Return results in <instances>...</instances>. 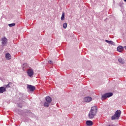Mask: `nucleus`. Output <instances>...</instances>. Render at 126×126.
<instances>
[{
	"label": "nucleus",
	"instance_id": "obj_6",
	"mask_svg": "<svg viewBox=\"0 0 126 126\" xmlns=\"http://www.w3.org/2000/svg\"><path fill=\"white\" fill-rule=\"evenodd\" d=\"M2 46H5L6 44H7V39L4 37L2 38Z\"/></svg>",
	"mask_w": 126,
	"mask_h": 126
},
{
	"label": "nucleus",
	"instance_id": "obj_10",
	"mask_svg": "<svg viewBox=\"0 0 126 126\" xmlns=\"http://www.w3.org/2000/svg\"><path fill=\"white\" fill-rule=\"evenodd\" d=\"M87 126H92L93 125V122L92 121H87L86 123Z\"/></svg>",
	"mask_w": 126,
	"mask_h": 126
},
{
	"label": "nucleus",
	"instance_id": "obj_19",
	"mask_svg": "<svg viewBox=\"0 0 126 126\" xmlns=\"http://www.w3.org/2000/svg\"><path fill=\"white\" fill-rule=\"evenodd\" d=\"M8 26L9 27H13V26H15V23L9 24H8Z\"/></svg>",
	"mask_w": 126,
	"mask_h": 126
},
{
	"label": "nucleus",
	"instance_id": "obj_21",
	"mask_svg": "<svg viewBox=\"0 0 126 126\" xmlns=\"http://www.w3.org/2000/svg\"><path fill=\"white\" fill-rule=\"evenodd\" d=\"M25 65H27V63H25L23 64V66H24Z\"/></svg>",
	"mask_w": 126,
	"mask_h": 126
},
{
	"label": "nucleus",
	"instance_id": "obj_14",
	"mask_svg": "<svg viewBox=\"0 0 126 126\" xmlns=\"http://www.w3.org/2000/svg\"><path fill=\"white\" fill-rule=\"evenodd\" d=\"M118 62H119L120 63H122V64L125 63V61L124 60V59H122V58H119L118 59Z\"/></svg>",
	"mask_w": 126,
	"mask_h": 126
},
{
	"label": "nucleus",
	"instance_id": "obj_18",
	"mask_svg": "<svg viewBox=\"0 0 126 126\" xmlns=\"http://www.w3.org/2000/svg\"><path fill=\"white\" fill-rule=\"evenodd\" d=\"M66 27H67V23H65L63 24V28L64 29H66Z\"/></svg>",
	"mask_w": 126,
	"mask_h": 126
},
{
	"label": "nucleus",
	"instance_id": "obj_15",
	"mask_svg": "<svg viewBox=\"0 0 126 126\" xmlns=\"http://www.w3.org/2000/svg\"><path fill=\"white\" fill-rule=\"evenodd\" d=\"M64 16H65V14H64V12H63L62 13V17H61V20H62V21H63V20H64Z\"/></svg>",
	"mask_w": 126,
	"mask_h": 126
},
{
	"label": "nucleus",
	"instance_id": "obj_20",
	"mask_svg": "<svg viewBox=\"0 0 126 126\" xmlns=\"http://www.w3.org/2000/svg\"><path fill=\"white\" fill-rule=\"evenodd\" d=\"M48 63H50V64H53V61H52V60H49L48 61Z\"/></svg>",
	"mask_w": 126,
	"mask_h": 126
},
{
	"label": "nucleus",
	"instance_id": "obj_7",
	"mask_svg": "<svg viewBox=\"0 0 126 126\" xmlns=\"http://www.w3.org/2000/svg\"><path fill=\"white\" fill-rule=\"evenodd\" d=\"M27 87L29 89V90L31 91H34V90L36 89L35 86H32L31 85H28Z\"/></svg>",
	"mask_w": 126,
	"mask_h": 126
},
{
	"label": "nucleus",
	"instance_id": "obj_16",
	"mask_svg": "<svg viewBox=\"0 0 126 126\" xmlns=\"http://www.w3.org/2000/svg\"><path fill=\"white\" fill-rule=\"evenodd\" d=\"M50 102H44V107H49V106H50Z\"/></svg>",
	"mask_w": 126,
	"mask_h": 126
},
{
	"label": "nucleus",
	"instance_id": "obj_13",
	"mask_svg": "<svg viewBox=\"0 0 126 126\" xmlns=\"http://www.w3.org/2000/svg\"><path fill=\"white\" fill-rule=\"evenodd\" d=\"M5 91H6V88L3 87H0V93H3Z\"/></svg>",
	"mask_w": 126,
	"mask_h": 126
},
{
	"label": "nucleus",
	"instance_id": "obj_5",
	"mask_svg": "<svg viewBox=\"0 0 126 126\" xmlns=\"http://www.w3.org/2000/svg\"><path fill=\"white\" fill-rule=\"evenodd\" d=\"M84 101L87 103H89V102H91V101H92V98L90 96L86 97L84 98Z\"/></svg>",
	"mask_w": 126,
	"mask_h": 126
},
{
	"label": "nucleus",
	"instance_id": "obj_17",
	"mask_svg": "<svg viewBox=\"0 0 126 126\" xmlns=\"http://www.w3.org/2000/svg\"><path fill=\"white\" fill-rule=\"evenodd\" d=\"M10 85H12V83L9 82L8 84L7 85H6L5 86L7 88H9L10 87Z\"/></svg>",
	"mask_w": 126,
	"mask_h": 126
},
{
	"label": "nucleus",
	"instance_id": "obj_22",
	"mask_svg": "<svg viewBox=\"0 0 126 126\" xmlns=\"http://www.w3.org/2000/svg\"><path fill=\"white\" fill-rule=\"evenodd\" d=\"M124 1H126V0H124Z\"/></svg>",
	"mask_w": 126,
	"mask_h": 126
},
{
	"label": "nucleus",
	"instance_id": "obj_12",
	"mask_svg": "<svg viewBox=\"0 0 126 126\" xmlns=\"http://www.w3.org/2000/svg\"><path fill=\"white\" fill-rule=\"evenodd\" d=\"M5 58L6 60H8V61H9V60H10L11 59V55H10V54L9 53H6L5 55Z\"/></svg>",
	"mask_w": 126,
	"mask_h": 126
},
{
	"label": "nucleus",
	"instance_id": "obj_4",
	"mask_svg": "<svg viewBox=\"0 0 126 126\" xmlns=\"http://www.w3.org/2000/svg\"><path fill=\"white\" fill-rule=\"evenodd\" d=\"M27 73L30 77H32L34 74V71L31 69H29L28 70Z\"/></svg>",
	"mask_w": 126,
	"mask_h": 126
},
{
	"label": "nucleus",
	"instance_id": "obj_2",
	"mask_svg": "<svg viewBox=\"0 0 126 126\" xmlns=\"http://www.w3.org/2000/svg\"><path fill=\"white\" fill-rule=\"evenodd\" d=\"M122 114V111L121 110H117L115 112V114L111 117V120H119L120 117H121V114Z\"/></svg>",
	"mask_w": 126,
	"mask_h": 126
},
{
	"label": "nucleus",
	"instance_id": "obj_9",
	"mask_svg": "<svg viewBox=\"0 0 126 126\" xmlns=\"http://www.w3.org/2000/svg\"><path fill=\"white\" fill-rule=\"evenodd\" d=\"M117 51L119 52V53H122L124 51V47L122 46H119L117 47Z\"/></svg>",
	"mask_w": 126,
	"mask_h": 126
},
{
	"label": "nucleus",
	"instance_id": "obj_11",
	"mask_svg": "<svg viewBox=\"0 0 126 126\" xmlns=\"http://www.w3.org/2000/svg\"><path fill=\"white\" fill-rule=\"evenodd\" d=\"M105 41L106 42V43H107L108 44L115 46V42H113L112 41L108 40L106 39V40H105Z\"/></svg>",
	"mask_w": 126,
	"mask_h": 126
},
{
	"label": "nucleus",
	"instance_id": "obj_3",
	"mask_svg": "<svg viewBox=\"0 0 126 126\" xmlns=\"http://www.w3.org/2000/svg\"><path fill=\"white\" fill-rule=\"evenodd\" d=\"M113 95L112 93H107L101 96V99L102 100H105V99H107V98H109V97H112V95Z\"/></svg>",
	"mask_w": 126,
	"mask_h": 126
},
{
	"label": "nucleus",
	"instance_id": "obj_8",
	"mask_svg": "<svg viewBox=\"0 0 126 126\" xmlns=\"http://www.w3.org/2000/svg\"><path fill=\"white\" fill-rule=\"evenodd\" d=\"M45 100H46V101L48 103H52V98L49 96H47L45 97Z\"/></svg>",
	"mask_w": 126,
	"mask_h": 126
},
{
	"label": "nucleus",
	"instance_id": "obj_1",
	"mask_svg": "<svg viewBox=\"0 0 126 126\" xmlns=\"http://www.w3.org/2000/svg\"><path fill=\"white\" fill-rule=\"evenodd\" d=\"M98 112V108L96 106H94L91 107V110L90 111L88 114V118L90 120L94 119V117L97 115Z\"/></svg>",
	"mask_w": 126,
	"mask_h": 126
}]
</instances>
